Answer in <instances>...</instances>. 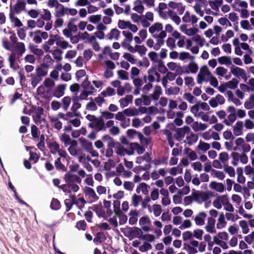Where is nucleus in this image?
Instances as JSON below:
<instances>
[{
  "label": "nucleus",
  "instance_id": "nucleus-1",
  "mask_svg": "<svg viewBox=\"0 0 254 254\" xmlns=\"http://www.w3.org/2000/svg\"><path fill=\"white\" fill-rule=\"evenodd\" d=\"M163 29L162 23L156 22L149 27V32L153 38H165L167 34Z\"/></svg>",
  "mask_w": 254,
  "mask_h": 254
},
{
  "label": "nucleus",
  "instance_id": "nucleus-2",
  "mask_svg": "<svg viewBox=\"0 0 254 254\" xmlns=\"http://www.w3.org/2000/svg\"><path fill=\"white\" fill-rule=\"evenodd\" d=\"M212 74L206 65L203 66L200 69L197 76V82L198 84H201L203 82L208 81Z\"/></svg>",
  "mask_w": 254,
  "mask_h": 254
},
{
  "label": "nucleus",
  "instance_id": "nucleus-3",
  "mask_svg": "<svg viewBox=\"0 0 254 254\" xmlns=\"http://www.w3.org/2000/svg\"><path fill=\"white\" fill-rule=\"evenodd\" d=\"M192 196H193L194 201L199 204L208 200L210 197L208 192L199 190L193 191Z\"/></svg>",
  "mask_w": 254,
  "mask_h": 254
},
{
  "label": "nucleus",
  "instance_id": "nucleus-4",
  "mask_svg": "<svg viewBox=\"0 0 254 254\" xmlns=\"http://www.w3.org/2000/svg\"><path fill=\"white\" fill-rule=\"evenodd\" d=\"M43 113V109L41 107L36 108L33 115V117L35 123L38 125H41V126H44L46 125V120L42 117Z\"/></svg>",
  "mask_w": 254,
  "mask_h": 254
},
{
  "label": "nucleus",
  "instance_id": "nucleus-5",
  "mask_svg": "<svg viewBox=\"0 0 254 254\" xmlns=\"http://www.w3.org/2000/svg\"><path fill=\"white\" fill-rule=\"evenodd\" d=\"M179 28L182 32L190 37L194 36L199 32L197 28L194 27L189 28L188 25L186 24H181Z\"/></svg>",
  "mask_w": 254,
  "mask_h": 254
},
{
  "label": "nucleus",
  "instance_id": "nucleus-6",
  "mask_svg": "<svg viewBox=\"0 0 254 254\" xmlns=\"http://www.w3.org/2000/svg\"><path fill=\"white\" fill-rule=\"evenodd\" d=\"M215 220L212 218H208L207 223L204 227L205 230L208 233L215 234L216 233L215 228Z\"/></svg>",
  "mask_w": 254,
  "mask_h": 254
},
{
  "label": "nucleus",
  "instance_id": "nucleus-7",
  "mask_svg": "<svg viewBox=\"0 0 254 254\" xmlns=\"http://www.w3.org/2000/svg\"><path fill=\"white\" fill-rule=\"evenodd\" d=\"M224 102L225 99L221 95H217L215 98H213L209 101L210 105L213 108L216 107L218 105L223 104Z\"/></svg>",
  "mask_w": 254,
  "mask_h": 254
},
{
  "label": "nucleus",
  "instance_id": "nucleus-8",
  "mask_svg": "<svg viewBox=\"0 0 254 254\" xmlns=\"http://www.w3.org/2000/svg\"><path fill=\"white\" fill-rule=\"evenodd\" d=\"M207 214L205 212H199L194 217V221L197 226H202L205 223Z\"/></svg>",
  "mask_w": 254,
  "mask_h": 254
},
{
  "label": "nucleus",
  "instance_id": "nucleus-9",
  "mask_svg": "<svg viewBox=\"0 0 254 254\" xmlns=\"http://www.w3.org/2000/svg\"><path fill=\"white\" fill-rule=\"evenodd\" d=\"M226 196L227 195H222L217 196L213 201V206L218 209H221L225 202Z\"/></svg>",
  "mask_w": 254,
  "mask_h": 254
},
{
  "label": "nucleus",
  "instance_id": "nucleus-10",
  "mask_svg": "<svg viewBox=\"0 0 254 254\" xmlns=\"http://www.w3.org/2000/svg\"><path fill=\"white\" fill-rule=\"evenodd\" d=\"M84 192L86 196L88 197L91 202L95 201L98 198L94 190L91 188L85 187L84 189Z\"/></svg>",
  "mask_w": 254,
  "mask_h": 254
},
{
  "label": "nucleus",
  "instance_id": "nucleus-11",
  "mask_svg": "<svg viewBox=\"0 0 254 254\" xmlns=\"http://www.w3.org/2000/svg\"><path fill=\"white\" fill-rule=\"evenodd\" d=\"M170 7L173 9H177L180 14H182L185 11V6L181 2H176L174 1H170L168 3Z\"/></svg>",
  "mask_w": 254,
  "mask_h": 254
},
{
  "label": "nucleus",
  "instance_id": "nucleus-12",
  "mask_svg": "<svg viewBox=\"0 0 254 254\" xmlns=\"http://www.w3.org/2000/svg\"><path fill=\"white\" fill-rule=\"evenodd\" d=\"M89 126L92 128L100 130L103 129L104 123L102 120L95 118L89 124Z\"/></svg>",
  "mask_w": 254,
  "mask_h": 254
},
{
  "label": "nucleus",
  "instance_id": "nucleus-13",
  "mask_svg": "<svg viewBox=\"0 0 254 254\" xmlns=\"http://www.w3.org/2000/svg\"><path fill=\"white\" fill-rule=\"evenodd\" d=\"M25 51L26 49L24 44L22 42H17L14 46L13 52L21 56L25 53Z\"/></svg>",
  "mask_w": 254,
  "mask_h": 254
},
{
  "label": "nucleus",
  "instance_id": "nucleus-14",
  "mask_svg": "<svg viewBox=\"0 0 254 254\" xmlns=\"http://www.w3.org/2000/svg\"><path fill=\"white\" fill-rule=\"evenodd\" d=\"M148 79L151 82L154 81L156 79L158 80L160 77V74L156 71L155 68L148 70Z\"/></svg>",
  "mask_w": 254,
  "mask_h": 254
},
{
  "label": "nucleus",
  "instance_id": "nucleus-15",
  "mask_svg": "<svg viewBox=\"0 0 254 254\" xmlns=\"http://www.w3.org/2000/svg\"><path fill=\"white\" fill-rule=\"evenodd\" d=\"M139 223L142 229L145 231H149L150 220L147 217H142L139 221Z\"/></svg>",
  "mask_w": 254,
  "mask_h": 254
},
{
  "label": "nucleus",
  "instance_id": "nucleus-16",
  "mask_svg": "<svg viewBox=\"0 0 254 254\" xmlns=\"http://www.w3.org/2000/svg\"><path fill=\"white\" fill-rule=\"evenodd\" d=\"M56 42L57 46L63 49H66L72 47L71 45H70L68 42L65 41L63 38H56Z\"/></svg>",
  "mask_w": 254,
  "mask_h": 254
},
{
  "label": "nucleus",
  "instance_id": "nucleus-17",
  "mask_svg": "<svg viewBox=\"0 0 254 254\" xmlns=\"http://www.w3.org/2000/svg\"><path fill=\"white\" fill-rule=\"evenodd\" d=\"M231 72L234 75L241 76L242 78H244L246 76L245 71L237 66H232L231 67Z\"/></svg>",
  "mask_w": 254,
  "mask_h": 254
},
{
  "label": "nucleus",
  "instance_id": "nucleus-18",
  "mask_svg": "<svg viewBox=\"0 0 254 254\" xmlns=\"http://www.w3.org/2000/svg\"><path fill=\"white\" fill-rule=\"evenodd\" d=\"M16 54L12 52L8 57V60L9 62V66L10 68L13 70H16L18 67V64L16 63Z\"/></svg>",
  "mask_w": 254,
  "mask_h": 254
},
{
  "label": "nucleus",
  "instance_id": "nucleus-19",
  "mask_svg": "<svg viewBox=\"0 0 254 254\" xmlns=\"http://www.w3.org/2000/svg\"><path fill=\"white\" fill-rule=\"evenodd\" d=\"M209 188L219 192H222L224 190V186L221 183L211 182L209 184Z\"/></svg>",
  "mask_w": 254,
  "mask_h": 254
},
{
  "label": "nucleus",
  "instance_id": "nucleus-20",
  "mask_svg": "<svg viewBox=\"0 0 254 254\" xmlns=\"http://www.w3.org/2000/svg\"><path fill=\"white\" fill-rule=\"evenodd\" d=\"M62 189L64 192H70L71 190L76 192L79 190V187L75 184H69L63 186Z\"/></svg>",
  "mask_w": 254,
  "mask_h": 254
},
{
  "label": "nucleus",
  "instance_id": "nucleus-21",
  "mask_svg": "<svg viewBox=\"0 0 254 254\" xmlns=\"http://www.w3.org/2000/svg\"><path fill=\"white\" fill-rule=\"evenodd\" d=\"M168 67L171 70L175 71L178 74H180L182 72L181 66L174 62H169L167 64Z\"/></svg>",
  "mask_w": 254,
  "mask_h": 254
},
{
  "label": "nucleus",
  "instance_id": "nucleus-22",
  "mask_svg": "<svg viewBox=\"0 0 254 254\" xmlns=\"http://www.w3.org/2000/svg\"><path fill=\"white\" fill-rule=\"evenodd\" d=\"M9 17L10 21L16 27H21L23 24L21 21L14 15V12L12 10L11 6L10 7V12L9 13Z\"/></svg>",
  "mask_w": 254,
  "mask_h": 254
},
{
  "label": "nucleus",
  "instance_id": "nucleus-23",
  "mask_svg": "<svg viewBox=\"0 0 254 254\" xmlns=\"http://www.w3.org/2000/svg\"><path fill=\"white\" fill-rule=\"evenodd\" d=\"M65 88L66 84H61L58 85L55 89L54 95L57 98H60L63 96L64 93Z\"/></svg>",
  "mask_w": 254,
  "mask_h": 254
},
{
  "label": "nucleus",
  "instance_id": "nucleus-24",
  "mask_svg": "<svg viewBox=\"0 0 254 254\" xmlns=\"http://www.w3.org/2000/svg\"><path fill=\"white\" fill-rule=\"evenodd\" d=\"M226 224L227 222L225 220V215L223 213H221L219 214L217 219L216 227L218 229H222L225 227Z\"/></svg>",
  "mask_w": 254,
  "mask_h": 254
},
{
  "label": "nucleus",
  "instance_id": "nucleus-25",
  "mask_svg": "<svg viewBox=\"0 0 254 254\" xmlns=\"http://www.w3.org/2000/svg\"><path fill=\"white\" fill-rule=\"evenodd\" d=\"M208 125L207 124L194 122L192 125V128L194 131H203L207 128Z\"/></svg>",
  "mask_w": 254,
  "mask_h": 254
},
{
  "label": "nucleus",
  "instance_id": "nucleus-26",
  "mask_svg": "<svg viewBox=\"0 0 254 254\" xmlns=\"http://www.w3.org/2000/svg\"><path fill=\"white\" fill-rule=\"evenodd\" d=\"M133 9L139 13H142L143 12L144 7L141 0H136L133 2Z\"/></svg>",
  "mask_w": 254,
  "mask_h": 254
},
{
  "label": "nucleus",
  "instance_id": "nucleus-27",
  "mask_svg": "<svg viewBox=\"0 0 254 254\" xmlns=\"http://www.w3.org/2000/svg\"><path fill=\"white\" fill-rule=\"evenodd\" d=\"M68 148V151L69 153L72 156H77L78 154L76 146L77 145V142L76 140H72L71 144H70Z\"/></svg>",
  "mask_w": 254,
  "mask_h": 254
},
{
  "label": "nucleus",
  "instance_id": "nucleus-28",
  "mask_svg": "<svg viewBox=\"0 0 254 254\" xmlns=\"http://www.w3.org/2000/svg\"><path fill=\"white\" fill-rule=\"evenodd\" d=\"M243 124L242 122H237L234 127L233 133L236 136L240 135L242 133Z\"/></svg>",
  "mask_w": 254,
  "mask_h": 254
},
{
  "label": "nucleus",
  "instance_id": "nucleus-29",
  "mask_svg": "<svg viewBox=\"0 0 254 254\" xmlns=\"http://www.w3.org/2000/svg\"><path fill=\"white\" fill-rule=\"evenodd\" d=\"M148 186L145 183H141L137 187L136 190L137 193L142 192L144 194H147L148 193Z\"/></svg>",
  "mask_w": 254,
  "mask_h": 254
},
{
  "label": "nucleus",
  "instance_id": "nucleus-30",
  "mask_svg": "<svg viewBox=\"0 0 254 254\" xmlns=\"http://www.w3.org/2000/svg\"><path fill=\"white\" fill-rule=\"evenodd\" d=\"M192 40L200 47H202L205 45V40L200 35L196 34L193 37Z\"/></svg>",
  "mask_w": 254,
  "mask_h": 254
},
{
  "label": "nucleus",
  "instance_id": "nucleus-31",
  "mask_svg": "<svg viewBox=\"0 0 254 254\" xmlns=\"http://www.w3.org/2000/svg\"><path fill=\"white\" fill-rule=\"evenodd\" d=\"M132 100V96L131 95H127L124 98L120 100L119 102L121 107L124 108L127 106L129 103H131Z\"/></svg>",
  "mask_w": 254,
  "mask_h": 254
},
{
  "label": "nucleus",
  "instance_id": "nucleus-32",
  "mask_svg": "<svg viewBox=\"0 0 254 254\" xmlns=\"http://www.w3.org/2000/svg\"><path fill=\"white\" fill-rule=\"evenodd\" d=\"M60 140L64 143L65 146L71 144L73 140H71L69 135L65 133H63L60 137Z\"/></svg>",
  "mask_w": 254,
  "mask_h": 254
},
{
  "label": "nucleus",
  "instance_id": "nucleus-33",
  "mask_svg": "<svg viewBox=\"0 0 254 254\" xmlns=\"http://www.w3.org/2000/svg\"><path fill=\"white\" fill-rule=\"evenodd\" d=\"M79 100L78 96L76 95L73 96L72 98V105L71 109L73 112L76 111L81 107V104L78 102Z\"/></svg>",
  "mask_w": 254,
  "mask_h": 254
},
{
  "label": "nucleus",
  "instance_id": "nucleus-34",
  "mask_svg": "<svg viewBox=\"0 0 254 254\" xmlns=\"http://www.w3.org/2000/svg\"><path fill=\"white\" fill-rule=\"evenodd\" d=\"M25 7V4L24 2L19 1L14 5V11L16 13L19 14L24 9Z\"/></svg>",
  "mask_w": 254,
  "mask_h": 254
},
{
  "label": "nucleus",
  "instance_id": "nucleus-35",
  "mask_svg": "<svg viewBox=\"0 0 254 254\" xmlns=\"http://www.w3.org/2000/svg\"><path fill=\"white\" fill-rule=\"evenodd\" d=\"M72 201H74V203H75L79 208H82L86 203L85 200L82 197H79L77 198L74 196H72Z\"/></svg>",
  "mask_w": 254,
  "mask_h": 254
},
{
  "label": "nucleus",
  "instance_id": "nucleus-36",
  "mask_svg": "<svg viewBox=\"0 0 254 254\" xmlns=\"http://www.w3.org/2000/svg\"><path fill=\"white\" fill-rule=\"evenodd\" d=\"M120 34V31L117 29H113L108 34V38L111 40L113 39L118 40Z\"/></svg>",
  "mask_w": 254,
  "mask_h": 254
},
{
  "label": "nucleus",
  "instance_id": "nucleus-37",
  "mask_svg": "<svg viewBox=\"0 0 254 254\" xmlns=\"http://www.w3.org/2000/svg\"><path fill=\"white\" fill-rule=\"evenodd\" d=\"M124 114L127 116H135L139 114V111L136 108H127L124 111Z\"/></svg>",
  "mask_w": 254,
  "mask_h": 254
},
{
  "label": "nucleus",
  "instance_id": "nucleus-38",
  "mask_svg": "<svg viewBox=\"0 0 254 254\" xmlns=\"http://www.w3.org/2000/svg\"><path fill=\"white\" fill-rule=\"evenodd\" d=\"M223 206L224 209L227 211L233 212L234 211V208L232 204L230 203L228 195L226 196Z\"/></svg>",
  "mask_w": 254,
  "mask_h": 254
},
{
  "label": "nucleus",
  "instance_id": "nucleus-39",
  "mask_svg": "<svg viewBox=\"0 0 254 254\" xmlns=\"http://www.w3.org/2000/svg\"><path fill=\"white\" fill-rule=\"evenodd\" d=\"M130 147L131 149H133L134 151H136L138 154H141L144 151V148L137 143H131Z\"/></svg>",
  "mask_w": 254,
  "mask_h": 254
},
{
  "label": "nucleus",
  "instance_id": "nucleus-40",
  "mask_svg": "<svg viewBox=\"0 0 254 254\" xmlns=\"http://www.w3.org/2000/svg\"><path fill=\"white\" fill-rule=\"evenodd\" d=\"M244 107L247 109H251L254 107V95H251L249 100L244 103Z\"/></svg>",
  "mask_w": 254,
  "mask_h": 254
},
{
  "label": "nucleus",
  "instance_id": "nucleus-41",
  "mask_svg": "<svg viewBox=\"0 0 254 254\" xmlns=\"http://www.w3.org/2000/svg\"><path fill=\"white\" fill-rule=\"evenodd\" d=\"M103 205L104 207L106 208V214H103L102 216L103 217L110 216L112 213V211L110 208L111 207V202L108 200H104L103 202Z\"/></svg>",
  "mask_w": 254,
  "mask_h": 254
},
{
  "label": "nucleus",
  "instance_id": "nucleus-42",
  "mask_svg": "<svg viewBox=\"0 0 254 254\" xmlns=\"http://www.w3.org/2000/svg\"><path fill=\"white\" fill-rule=\"evenodd\" d=\"M211 174L213 177L217 178V179L221 180L224 179V178H225V174L222 171L213 169L211 170Z\"/></svg>",
  "mask_w": 254,
  "mask_h": 254
},
{
  "label": "nucleus",
  "instance_id": "nucleus-43",
  "mask_svg": "<svg viewBox=\"0 0 254 254\" xmlns=\"http://www.w3.org/2000/svg\"><path fill=\"white\" fill-rule=\"evenodd\" d=\"M239 81L236 78H233L231 80L226 82L228 89H234L237 88Z\"/></svg>",
  "mask_w": 254,
  "mask_h": 254
},
{
  "label": "nucleus",
  "instance_id": "nucleus-44",
  "mask_svg": "<svg viewBox=\"0 0 254 254\" xmlns=\"http://www.w3.org/2000/svg\"><path fill=\"white\" fill-rule=\"evenodd\" d=\"M170 174L172 176H176L178 174H182L183 172V169L180 165H178L175 167H172L170 169Z\"/></svg>",
  "mask_w": 254,
  "mask_h": 254
},
{
  "label": "nucleus",
  "instance_id": "nucleus-45",
  "mask_svg": "<svg viewBox=\"0 0 254 254\" xmlns=\"http://www.w3.org/2000/svg\"><path fill=\"white\" fill-rule=\"evenodd\" d=\"M129 215H130V217L128 220L129 223L131 225H133L134 224H135L136 222V221L137 220V213L136 210H131L129 212Z\"/></svg>",
  "mask_w": 254,
  "mask_h": 254
},
{
  "label": "nucleus",
  "instance_id": "nucleus-46",
  "mask_svg": "<svg viewBox=\"0 0 254 254\" xmlns=\"http://www.w3.org/2000/svg\"><path fill=\"white\" fill-rule=\"evenodd\" d=\"M115 94V90L111 87H107L105 90L103 91L101 95L103 97L111 96Z\"/></svg>",
  "mask_w": 254,
  "mask_h": 254
},
{
  "label": "nucleus",
  "instance_id": "nucleus-47",
  "mask_svg": "<svg viewBox=\"0 0 254 254\" xmlns=\"http://www.w3.org/2000/svg\"><path fill=\"white\" fill-rule=\"evenodd\" d=\"M29 48L31 52L38 56H41L44 54L42 49L38 48L35 46L30 45Z\"/></svg>",
  "mask_w": 254,
  "mask_h": 254
},
{
  "label": "nucleus",
  "instance_id": "nucleus-48",
  "mask_svg": "<svg viewBox=\"0 0 254 254\" xmlns=\"http://www.w3.org/2000/svg\"><path fill=\"white\" fill-rule=\"evenodd\" d=\"M97 106L95 104L92 98L91 99L90 101L88 102L86 105V109L90 111H94L97 110Z\"/></svg>",
  "mask_w": 254,
  "mask_h": 254
},
{
  "label": "nucleus",
  "instance_id": "nucleus-49",
  "mask_svg": "<svg viewBox=\"0 0 254 254\" xmlns=\"http://www.w3.org/2000/svg\"><path fill=\"white\" fill-rule=\"evenodd\" d=\"M152 210L156 217L159 216L162 212L161 206L159 204H153L152 206Z\"/></svg>",
  "mask_w": 254,
  "mask_h": 254
},
{
  "label": "nucleus",
  "instance_id": "nucleus-50",
  "mask_svg": "<svg viewBox=\"0 0 254 254\" xmlns=\"http://www.w3.org/2000/svg\"><path fill=\"white\" fill-rule=\"evenodd\" d=\"M71 99L69 96H65L62 99V103L63 106V108L65 111H66L71 103Z\"/></svg>",
  "mask_w": 254,
  "mask_h": 254
},
{
  "label": "nucleus",
  "instance_id": "nucleus-51",
  "mask_svg": "<svg viewBox=\"0 0 254 254\" xmlns=\"http://www.w3.org/2000/svg\"><path fill=\"white\" fill-rule=\"evenodd\" d=\"M123 57L131 64H135L137 63V60L134 58V56L129 53H125Z\"/></svg>",
  "mask_w": 254,
  "mask_h": 254
},
{
  "label": "nucleus",
  "instance_id": "nucleus-52",
  "mask_svg": "<svg viewBox=\"0 0 254 254\" xmlns=\"http://www.w3.org/2000/svg\"><path fill=\"white\" fill-rule=\"evenodd\" d=\"M41 17L43 20L46 21H50L52 18V15L50 11L48 9H43V12L41 14Z\"/></svg>",
  "mask_w": 254,
  "mask_h": 254
},
{
  "label": "nucleus",
  "instance_id": "nucleus-53",
  "mask_svg": "<svg viewBox=\"0 0 254 254\" xmlns=\"http://www.w3.org/2000/svg\"><path fill=\"white\" fill-rule=\"evenodd\" d=\"M197 147V149L206 152L210 148V145L207 143L200 141Z\"/></svg>",
  "mask_w": 254,
  "mask_h": 254
},
{
  "label": "nucleus",
  "instance_id": "nucleus-54",
  "mask_svg": "<svg viewBox=\"0 0 254 254\" xmlns=\"http://www.w3.org/2000/svg\"><path fill=\"white\" fill-rule=\"evenodd\" d=\"M218 62L222 64L229 65L231 64V59L229 57H221L218 59Z\"/></svg>",
  "mask_w": 254,
  "mask_h": 254
},
{
  "label": "nucleus",
  "instance_id": "nucleus-55",
  "mask_svg": "<svg viewBox=\"0 0 254 254\" xmlns=\"http://www.w3.org/2000/svg\"><path fill=\"white\" fill-rule=\"evenodd\" d=\"M198 139V136L193 133H191L187 136V140L188 143L190 145H191L194 144L195 142L197 141Z\"/></svg>",
  "mask_w": 254,
  "mask_h": 254
},
{
  "label": "nucleus",
  "instance_id": "nucleus-56",
  "mask_svg": "<svg viewBox=\"0 0 254 254\" xmlns=\"http://www.w3.org/2000/svg\"><path fill=\"white\" fill-rule=\"evenodd\" d=\"M37 75L41 77V76H45L47 74V69L43 66L38 67L36 69Z\"/></svg>",
  "mask_w": 254,
  "mask_h": 254
},
{
  "label": "nucleus",
  "instance_id": "nucleus-57",
  "mask_svg": "<svg viewBox=\"0 0 254 254\" xmlns=\"http://www.w3.org/2000/svg\"><path fill=\"white\" fill-rule=\"evenodd\" d=\"M239 225L242 229V232L244 234H247L249 232V228L247 222L245 220L240 221L239 222Z\"/></svg>",
  "mask_w": 254,
  "mask_h": 254
},
{
  "label": "nucleus",
  "instance_id": "nucleus-58",
  "mask_svg": "<svg viewBox=\"0 0 254 254\" xmlns=\"http://www.w3.org/2000/svg\"><path fill=\"white\" fill-rule=\"evenodd\" d=\"M49 147L51 152L53 154L57 153L60 149L59 144L55 141L50 143Z\"/></svg>",
  "mask_w": 254,
  "mask_h": 254
},
{
  "label": "nucleus",
  "instance_id": "nucleus-59",
  "mask_svg": "<svg viewBox=\"0 0 254 254\" xmlns=\"http://www.w3.org/2000/svg\"><path fill=\"white\" fill-rule=\"evenodd\" d=\"M236 120V114H230L227 119L225 120L224 122L227 126H231Z\"/></svg>",
  "mask_w": 254,
  "mask_h": 254
},
{
  "label": "nucleus",
  "instance_id": "nucleus-60",
  "mask_svg": "<svg viewBox=\"0 0 254 254\" xmlns=\"http://www.w3.org/2000/svg\"><path fill=\"white\" fill-rule=\"evenodd\" d=\"M130 234L132 238L138 237L140 236L141 234V230L138 228L134 227L130 229Z\"/></svg>",
  "mask_w": 254,
  "mask_h": 254
},
{
  "label": "nucleus",
  "instance_id": "nucleus-61",
  "mask_svg": "<svg viewBox=\"0 0 254 254\" xmlns=\"http://www.w3.org/2000/svg\"><path fill=\"white\" fill-rule=\"evenodd\" d=\"M135 48L136 52H138L140 56L145 55L147 50L146 48L143 45H135Z\"/></svg>",
  "mask_w": 254,
  "mask_h": 254
},
{
  "label": "nucleus",
  "instance_id": "nucleus-62",
  "mask_svg": "<svg viewBox=\"0 0 254 254\" xmlns=\"http://www.w3.org/2000/svg\"><path fill=\"white\" fill-rule=\"evenodd\" d=\"M228 70L225 68L219 66L216 68V74L219 76L224 77L227 73Z\"/></svg>",
  "mask_w": 254,
  "mask_h": 254
},
{
  "label": "nucleus",
  "instance_id": "nucleus-63",
  "mask_svg": "<svg viewBox=\"0 0 254 254\" xmlns=\"http://www.w3.org/2000/svg\"><path fill=\"white\" fill-rule=\"evenodd\" d=\"M223 2L217 3L216 0H209L208 3L211 8L214 10H218Z\"/></svg>",
  "mask_w": 254,
  "mask_h": 254
},
{
  "label": "nucleus",
  "instance_id": "nucleus-64",
  "mask_svg": "<svg viewBox=\"0 0 254 254\" xmlns=\"http://www.w3.org/2000/svg\"><path fill=\"white\" fill-rule=\"evenodd\" d=\"M62 51L59 49H55L52 52V55L55 60H57V62H59L62 60Z\"/></svg>",
  "mask_w": 254,
  "mask_h": 254
}]
</instances>
